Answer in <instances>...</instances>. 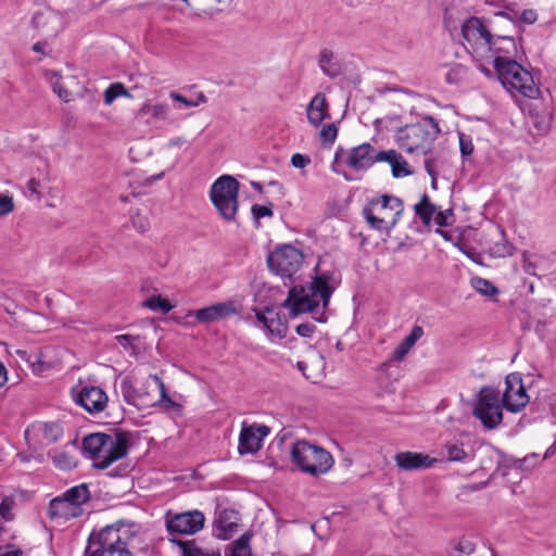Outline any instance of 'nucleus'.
I'll use <instances>...</instances> for the list:
<instances>
[{
    "label": "nucleus",
    "mask_w": 556,
    "mask_h": 556,
    "mask_svg": "<svg viewBox=\"0 0 556 556\" xmlns=\"http://www.w3.org/2000/svg\"><path fill=\"white\" fill-rule=\"evenodd\" d=\"M84 508L70 503L62 495L50 501L47 516L50 520L62 525L71 519L78 518L83 515Z\"/></svg>",
    "instance_id": "a211bd4d"
},
{
    "label": "nucleus",
    "mask_w": 556,
    "mask_h": 556,
    "mask_svg": "<svg viewBox=\"0 0 556 556\" xmlns=\"http://www.w3.org/2000/svg\"><path fill=\"white\" fill-rule=\"evenodd\" d=\"M136 338L132 337L131 334H119V336H116L115 337V340L117 341V343L124 348H128V346H131L132 345V341L135 340Z\"/></svg>",
    "instance_id": "4d7b16f0"
},
{
    "label": "nucleus",
    "mask_w": 556,
    "mask_h": 556,
    "mask_svg": "<svg viewBox=\"0 0 556 556\" xmlns=\"http://www.w3.org/2000/svg\"><path fill=\"white\" fill-rule=\"evenodd\" d=\"M170 109L166 103L151 104L149 101L144 102L138 112L136 113L137 118H143L150 115L153 121H167Z\"/></svg>",
    "instance_id": "bb28decb"
},
{
    "label": "nucleus",
    "mask_w": 556,
    "mask_h": 556,
    "mask_svg": "<svg viewBox=\"0 0 556 556\" xmlns=\"http://www.w3.org/2000/svg\"><path fill=\"white\" fill-rule=\"evenodd\" d=\"M111 446L102 447L99 456L93 457V466L99 469H105L114 462L126 456L128 452V439L124 433H117L111 437Z\"/></svg>",
    "instance_id": "dca6fc26"
},
{
    "label": "nucleus",
    "mask_w": 556,
    "mask_h": 556,
    "mask_svg": "<svg viewBox=\"0 0 556 556\" xmlns=\"http://www.w3.org/2000/svg\"><path fill=\"white\" fill-rule=\"evenodd\" d=\"M414 212L425 226H430L437 213V206L431 203L429 197L425 193L419 202L414 205Z\"/></svg>",
    "instance_id": "c85d7f7f"
},
{
    "label": "nucleus",
    "mask_w": 556,
    "mask_h": 556,
    "mask_svg": "<svg viewBox=\"0 0 556 556\" xmlns=\"http://www.w3.org/2000/svg\"><path fill=\"white\" fill-rule=\"evenodd\" d=\"M177 545L182 556H213V554L205 553L199 548L194 541H177Z\"/></svg>",
    "instance_id": "a19ab883"
},
{
    "label": "nucleus",
    "mask_w": 556,
    "mask_h": 556,
    "mask_svg": "<svg viewBox=\"0 0 556 556\" xmlns=\"http://www.w3.org/2000/svg\"><path fill=\"white\" fill-rule=\"evenodd\" d=\"M496 15L500 16V17H505V13H503V12H501V13H498Z\"/></svg>",
    "instance_id": "338daca9"
},
{
    "label": "nucleus",
    "mask_w": 556,
    "mask_h": 556,
    "mask_svg": "<svg viewBox=\"0 0 556 556\" xmlns=\"http://www.w3.org/2000/svg\"><path fill=\"white\" fill-rule=\"evenodd\" d=\"M296 333L303 338H311L316 331V326L313 323H303L295 328Z\"/></svg>",
    "instance_id": "603ef678"
},
{
    "label": "nucleus",
    "mask_w": 556,
    "mask_h": 556,
    "mask_svg": "<svg viewBox=\"0 0 556 556\" xmlns=\"http://www.w3.org/2000/svg\"><path fill=\"white\" fill-rule=\"evenodd\" d=\"M471 287L482 295L494 296L498 293L497 288L488 279L482 277H473Z\"/></svg>",
    "instance_id": "58836bf2"
},
{
    "label": "nucleus",
    "mask_w": 556,
    "mask_h": 556,
    "mask_svg": "<svg viewBox=\"0 0 556 556\" xmlns=\"http://www.w3.org/2000/svg\"><path fill=\"white\" fill-rule=\"evenodd\" d=\"M205 522L204 514L198 509L184 513L168 511L165 515L166 530L169 541L177 544L178 535H192L203 529Z\"/></svg>",
    "instance_id": "9b49d317"
},
{
    "label": "nucleus",
    "mask_w": 556,
    "mask_h": 556,
    "mask_svg": "<svg viewBox=\"0 0 556 556\" xmlns=\"http://www.w3.org/2000/svg\"><path fill=\"white\" fill-rule=\"evenodd\" d=\"M239 182L230 175L217 178L210 190V198L220 216L233 220L238 211Z\"/></svg>",
    "instance_id": "6e6552de"
},
{
    "label": "nucleus",
    "mask_w": 556,
    "mask_h": 556,
    "mask_svg": "<svg viewBox=\"0 0 556 556\" xmlns=\"http://www.w3.org/2000/svg\"><path fill=\"white\" fill-rule=\"evenodd\" d=\"M236 527L237 526L232 522L226 525L222 519H219L216 525V530L218 531L217 536L223 540L229 539L235 532Z\"/></svg>",
    "instance_id": "49530a36"
},
{
    "label": "nucleus",
    "mask_w": 556,
    "mask_h": 556,
    "mask_svg": "<svg viewBox=\"0 0 556 556\" xmlns=\"http://www.w3.org/2000/svg\"><path fill=\"white\" fill-rule=\"evenodd\" d=\"M317 64L321 73L330 79L344 75L346 64L331 49L324 48L317 56Z\"/></svg>",
    "instance_id": "4be33fe9"
},
{
    "label": "nucleus",
    "mask_w": 556,
    "mask_h": 556,
    "mask_svg": "<svg viewBox=\"0 0 556 556\" xmlns=\"http://www.w3.org/2000/svg\"><path fill=\"white\" fill-rule=\"evenodd\" d=\"M118 97L132 99V96L122 83L111 84L104 91L103 101L105 105H111Z\"/></svg>",
    "instance_id": "f704fd0d"
},
{
    "label": "nucleus",
    "mask_w": 556,
    "mask_h": 556,
    "mask_svg": "<svg viewBox=\"0 0 556 556\" xmlns=\"http://www.w3.org/2000/svg\"><path fill=\"white\" fill-rule=\"evenodd\" d=\"M468 76V70L462 64L451 65L445 73V80L451 85H459L465 81Z\"/></svg>",
    "instance_id": "c9c22d12"
},
{
    "label": "nucleus",
    "mask_w": 556,
    "mask_h": 556,
    "mask_svg": "<svg viewBox=\"0 0 556 556\" xmlns=\"http://www.w3.org/2000/svg\"><path fill=\"white\" fill-rule=\"evenodd\" d=\"M256 323L267 340L273 344H281L288 334L286 317L274 307L265 306L263 309H254Z\"/></svg>",
    "instance_id": "f8f14e48"
},
{
    "label": "nucleus",
    "mask_w": 556,
    "mask_h": 556,
    "mask_svg": "<svg viewBox=\"0 0 556 556\" xmlns=\"http://www.w3.org/2000/svg\"><path fill=\"white\" fill-rule=\"evenodd\" d=\"M269 432L270 429L265 425L243 422L239 434L238 452L241 455L255 454L262 448L263 441Z\"/></svg>",
    "instance_id": "2eb2a0df"
},
{
    "label": "nucleus",
    "mask_w": 556,
    "mask_h": 556,
    "mask_svg": "<svg viewBox=\"0 0 556 556\" xmlns=\"http://www.w3.org/2000/svg\"><path fill=\"white\" fill-rule=\"evenodd\" d=\"M381 151L367 142L346 151H337L331 169L348 181L358 180L374 164L388 160V155Z\"/></svg>",
    "instance_id": "20e7f679"
},
{
    "label": "nucleus",
    "mask_w": 556,
    "mask_h": 556,
    "mask_svg": "<svg viewBox=\"0 0 556 556\" xmlns=\"http://www.w3.org/2000/svg\"><path fill=\"white\" fill-rule=\"evenodd\" d=\"M73 400L90 414L103 412L108 405V395L97 386H83L72 390Z\"/></svg>",
    "instance_id": "4468645a"
},
{
    "label": "nucleus",
    "mask_w": 556,
    "mask_h": 556,
    "mask_svg": "<svg viewBox=\"0 0 556 556\" xmlns=\"http://www.w3.org/2000/svg\"><path fill=\"white\" fill-rule=\"evenodd\" d=\"M503 408L500 391L492 387H483L477 395L473 415L486 429H495L503 420Z\"/></svg>",
    "instance_id": "1a4fd4ad"
},
{
    "label": "nucleus",
    "mask_w": 556,
    "mask_h": 556,
    "mask_svg": "<svg viewBox=\"0 0 556 556\" xmlns=\"http://www.w3.org/2000/svg\"><path fill=\"white\" fill-rule=\"evenodd\" d=\"M121 392L125 402L130 405L143 407L153 404V402L147 400L144 394H142L139 389H136L132 382L127 378L121 382Z\"/></svg>",
    "instance_id": "a878e982"
},
{
    "label": "nucleus",
    "mask_w": 556,
    "mask_h": 556,
    "mask_svg": "<svg viewBox=\"0 0 556 556\" xmlns=\"http://www.w3.org/2000/svg\"><path fill=\"white\" fill-rule=\"evenodd\" d=\"M403 211L401 199L383 194L369 200L363 208V216L371 229L389 233L397 224Z\"/></svg>",
    "instance_id": "423d86ee"
},
{
    "label": "nucleus",
    "mask_w": 556,
    "mask_h": 556,
    "mask_svg": "<svg viewBox=\"0 0 556 556\" xmlns=\"http://www.w3.org/2000/svg\"><path fill=\"white\" fill-rule=\"evenodd\" d=\"M111 437L105 433H91L83 440V450L89 458L93 459L94 456H99L101 448L104 446H111Z\"/></svg>",
    "instance_id": "393cba45"
},
{
    "label": "nucleus",
    "mask_w": 556,
    "mask_h": 556,
    "mask_svg": "<svg viewBox=\"0 0 556 556\" xmlns=\"http://www.w3.org/2000/svg\"><path fill=\"white\" fill-rule=\"evenodd\" d=\"M139 525L117 521L89 535L86 556H132L131 548L139 535Z\"/></svg>",
    "instance_id": "7ed1b4c3"
},
{
    "label": "nucleus",
    "mask_w": 556,
    "mask_h": 556,
    "mask_svg": "<svg viewBox=\"0 0 556 556\" xmlns=\"http://www.w3.org/2000/svg\"><path fill=\"white\" fill-rule=\"evenodd\" d=\"M131 223L132 226L141 233L148 231L150 228V223L147 216L140 215L139 213L131 215Z\"/></svg>",
    "instance_id": "de8ad7c7"
},
{
    "label": "nucleus",
    "mask_w": 556,
    "mask_h": 556,
    "mask_svg": "<svg viewBox=\"0 0 556 556\" xmlns=\"http://www.w3.org/2000/svg\"><path fill=\"white\" fill-rule=\"evenodd\" d=\"M381 153L388 155V160H382V162H387L391 165L392 175L395 178L410 174V170L407 169V162L395 150L381 151Z\"/></svg>",
    "instance_id": "c756f323"
},
{
    "label": "nucleus",
    "mask_w": 556,
    "mask_h": 556,
    "mask_svg": "<svg viewBox=\"0 0 556 556\" xmlns=\"http://www.w3.org/2000/svg\"><path fill=\"white\" fill-rule=\"evenodd\" d=\"M15 506L14 498L5 496L0 503V516L5 521H11L14 518L13 508Z\"/></svg>",
    "instance_id": "79ce46f5"
},
{
    "label": "nucleus",
    "mask_w": 556,
    "mask_h": 556,
    "mask_svg": "<svg viewBox=\"0 0 556 556\" xmlns=\"http://www.w3.org/2000/svg\"><path fill=\"white\" fill-rule=\"evenodd\" d=\"M0 556H22V552L20 549L3 551L0 552Z\"/></svg>",
    "instance_id": "680f3d73"
},
{
    "label": "nucleus",
    "mask_w": 556,
    "mask_h": 556,
    "mask_svg": "<svg viewBox=\"0 0 556 556\" xmlns=\"http://www.w3.org/2000/svg\"><path fill=\"white\" fill-rule=\"evenodd\" d=\"M439 132V125L434 118L426 116L415 124L400 128L396 132V142L406 153L426 155L432 150Z\"/></svg>",
    "instance_id": "39448f33"
},
{
    "label": "nucleus",
    "mask_w": 556,
    "mask_h": 556,
    "mask_svg": "<svg viewBox=\"0 0 556 556\" xmlns=\"http://www.w3.org/2000/svg\"><path fill=\"white\" fill-rule=\"evenodd\" d=\"M169 98L186 108H195L203 103H206L207 101V98L202 92L198 93L193 98H187L176 91H172L169 92Z\"/></svg>",
    "instance_id": "4c0bfd02"
},
{
    "label": "nucleus",
    "mask_w": 556,
    "mask_h": 556,
    "mask_svg": "<svg viewBox=\"0 0 556 556\" xmlns=\"http://www.w3.org/2000/svg\"><path fill=\"white\" fill-rule=\"evenodd\" d=\"M336 286L333 273L318 271L309 283L291 288L281 306L289 311L291 317L307 312L317 314L319 308H323V313L314 319L324 323L326 321L324 309L329 305Z\"/></svg>",
    "instance_id": "f03ea898"
},
{
    "label": "nucleus",
    "mask_w": 556,
    "mask_h": 556,
    "mask_svg": "<svg viewBox=\"0 0 556 556\" xmlns=\"http://www.w3.org/2000/svg\"><path fill=\"white\" fill-rule=\"evenodd\" d=\"M250 538L251 536L247 533L242 534L231 544V547L226 552L225 556H252Z\"/></svg>",
    "instance_id": "72a5a7b5"
},
{
    "label": "nucleus",
    "mask_w": 556,
    "mask_h": 556,
    "mask_svg": "<svg viewBox=\"0 0 556 556\" xmlns=\"http://www.w3.org/2000/svg\"><path fill=\"white\" fill-rule=\"evenodd\" d=\"M305 366H306V365H305V363H303V362H299V363H298V367H299V369H300V370H302V371L304 370Z\"/></svg>",
    "instance_id": "69168bd1"
},
{
    "label": "nucleus",
    "mask_w": 556,
    "mask_h": 556,
    "mask_svg": "<svg viewBox=\"0 0 556 556\" xmlns=\"http://www.w3.org/2000/svg\"><path fill=\"white\" fill-rule=\"evenodd\" d=\"M251 212L255 220L273 216L271 207L266 205L254 204L251 208Z\"/></svg>",
    "instance_id": "09e8293b"
},
{
    "label": "nucleus",
    "mask_w": 556,
    "mask_h": 556,
    "mask_svg": "<svg viewBox=\"0 0 556 556\" xmlns=\"http://www.w3.org/2000/svg\"><path fill=\"white\" fill-rule=\"evenodd\" d=\"M455 549L459 553V554H464V555H471L475 551H476V545L473 542L467 540V539H462L456 545H455Z\"/></svg>",
    "instance_id": "3c124183"
},
{
    "label": "nucleus",
    "mask_w": 556,
    "mask_h": 556,
    "mask_svg": "<svg viewBox=\"0 0 556 556\" xmlns=\"http://www.w3.org/2000/svg\"><path fill=\"white\" fill-rule=\"evenodd\" d=\"M48 456L51 458L53 465L61 470H70L76 467V458L64 450H52Z\"/></svg>",
    "instance_id": "2f4dec72"
},
{
    "label": "nucleus",
    "mask_w": 556,
    "mask_h": 556,
    "mask_svg": "<svg viewBox=\"0 0 556 556\" xmlns=\"http://www.w3.org/2000/svg\"><path fill=\"white\" fill-rule=\"evenodd\" d=\"M337 127L333 124L325 125L320 130V137L325 142H333L337 138Z\"/></svg>",
    "instance_id": "8fccbe9b"
},
{
    "label": "nucleus",
    "mask_w": 556,
    "mask_h": 556,
    "mask_svg": "<svg viewBox=\"0 0 556 556\" xmlns=\"http://www.w3.org/2000/svg\"><path fill=\"white\" fill-rule=\"evenodd\" d=\"M424 329L420 326H414L410 332L397 344L394 350V357L401 361L422 337Z\"/></svg>",
    "instance_id": "cd10ccee"
},
{
    "label": "nucleus",
    "mask_w": 556,
    "mask_h": 556,
    "mask_svg": "<svg viewBox=\"0 0 556 556\" xmlns=\"http://www.w3.org/2000/svg\"><path fill=\"white\" fill-rule=\"evenodd\" d=\"M146 399L153 402L151 406L162 405L165 408L176 407L177 404L167 395L165 384L157 375H150L139 389Z\"/></svg>",
    "instance_id": "f3484780"
},
{
    "label": "nucleus",
    "mask_w": 556,
    "mask_h": 556,
    "mask_svg": "<svg viewBox=\"0 0 556 556\" xmlns=\"http://www.w3.org/2000/svg\"><path fill=\"white\" fill-rule=\"evenodd\" d=\"M141 291L142 292H149L150 291V287H149V282L148 281H144L141 286Z\"/></svg>",
    "instance_id": "e2e57ef3"
},
{
    "label": "nucleus",
    "mask_w": 556,
    "mask_h": 556,
    "mask_svg": "<svg viewBox=\"0 0 556 556\" xmlns=\"http://www.w3.org/2000/svg\"><path fill=\"white\" fill-rule=\"evenodd\" d=\"M238 313L237 307L230 301L219 302L193 312V316L201 324L214 323Z\"/></svg>",
    "instance_id": "412c9836"
},
{
    "label": "nucleus",
    "mask_w": 556,
    "mask_h": 556,
    "mask_svg": "<svg viewBox=\"0 0 556 556\" xmlns=\"http://www.w3.org/2000/svg\"><path fill=\"white\" fill-rule=\"evenodd\" d=\"M292 463L304 473L318 477L327 473L334 464L332 455L324 447L305 440L296 441L291 448Z\"/></svg>",
    "instance_id": "0eeeda50"
},
{
    "label": "nucleus",
    "mask_w": 556,
    "mask_h": 556,
    "mask_svg": "<svg viewBox=\"0 0 556 556\" xmlns=\"http://www.w3.org/2000/svg\"><path fill=\"white\" fill-rule=\"evenodd\" d=\"M458 141L462 156H470L473 152V143L471 137L464 132H458Z\"/></svg>",
    "instance_id": "37998d69"
},
{
    "label": "nucleus",
    "mask_w": 556,
    "mask_h": 556,
    "mask_svg": "<svg viewBox=\"0 0 556 556\" xmlns=\"http://www.w3.org/2000/svg\"><path fill=\"white\" fill-rule=\"evenodd\" d=\"M218 4L227 5L230 4L233 0H215Z\"/></svg>",
    "instance_id": "0e129e2a"
},
{
    "label": "nucleus",
    "mask_w": 556,
    "mask_h": 556,
    "mask_svg": "<svg viewBox=\"0 0 556 556\" xmlns=\"http://www.w3.org/2000/svg\"><path fill=\"white\" fill-rule=\"evenodd\" d=\"M494 254L497 256H505L511 254V247L504 243V244H496Z\"/></svg>",
    "instance_id": "13d9d810"
},
{
    "label": "nucleus",
    "mask_w": 556,
    "mask_h": 556,
    "mask_svg": "<svg viewBox=\"0 0 556 556\" xmlns=\"http://www.w3.org/2000/svg\"><path fill=\"white\" fill-rule=\"evenodd\" d=\"M46 77L58 97L64 102H68L71 100V92L63 88L61 84V76L56 72L48 71L46 73Z\"/></svg>",
    "instance_id": "e433bc0d"
},
{
    "label": "nucleus",
    "mask_w": 556,
    "mask_h": 556,
    "mask_svg": "<svg viewBox=\"0 0 556 556\" xmlns=\"http://www.w3.org/2000/svg\"><path fill=\"white\" fill-rule=\"evenodd\" d=\"M8 382V370L2 362H0V389Z\"/></svg>",
    "instance_id": "bf43d9fd"
},
{
    "label": "nucleus",
    "mask_w": 556,
    "mask_h": 556,
    "mask_svg": "<svg viewBox=\"0 0 556 556\" xmlns=\"http://www.w3.org/2000/svg\"><path fill=\"white\" fill-rule=\"evenodd\" d=\"M304 255L301 250L291 244L276 247L267 256V265L275 275L291 278L303 264Z\"/></svg>",
    "instance_id": "9d476101"
},
{
    "label": "nucleus",
    "mask_w": 556,
    "mask_h": 556,
    "mask_svg": "<svg viewBox=\"0 0 556 556\" xmlns=\"http://www.w3.org/2000/svg\"><path fill=\"white\" fill-rule=\"evenodd\" d=\"M40 182L35 178H30L27 181L26 189L29 195H35L36 198H40L39 191Z\"/></svg>",
    "instance_id": "5fc2aeb1"
},
{
    "label": "nucleus",
    "mask_w": 556,
    "mask_h": 556,
    "mask_svg": "<svg viewBox=\"0 0 556 556\" xmlns=\"http://www.w3.org/2000/svg\"><path fill=\"white\" fill-rule=\"evenodd\" d=\"M433 222L439 227H446L452 225L453 223V211L452 210H445V211H438L434 214Z\"/></svg>",
    "instance_id": "a18cd8bd"
},
{
    "label": "nucleus",
    "mask_w": 556,
    "mask_h": 556,
    "mask_svg": "<svg viewBox=\"0 0 556 556\" xmlns=\"http://www.w3.org/2000/svg\"><path fill=\"white\" fill-rule=\"evenodd\" d=\"M31 23L36 29L41 30L42 35L47 37H55L63 28L62 16L51 9L36 12Z\"/></svg>",
    "instance_id": "aec40b11"
},
{
    "label": "nucleus",
    "mask_w": 556,
    "mask_h": 556,
    "mask_svg": "<svg viewBox=\"0 0 556 556\" xmlns=\"http://www.w3.org/2000/svg\"><path fill=\"white\" fill-rule=\"evenodd\" d=\"M308 122L313 126H319L324 119L329 117L328 103L324 93H316L306 109Z\"/></svg>",
    "instance_id": "b1692460"
},
{
    "label": "nucleus",
    "mask_w": 556,
    "mask_h": 556,
    "mask_svg": "<svg viewBox=\"0 0 556 556\" xmlns=\"http://www.w3.org/2000/svg\"><path fill=\"white\" fill-rule=\"evenodd\" d=\"M536 127H538L539 129H541V130H544V129H545V127H541V126H539V125H536Z\"/></svg>",
    "instance_id": "774afa93"
},
{
    "label": "nucleus",
    "mask_w": 556,
    "mask_h": 556,
    "mask_svg": "<svg viewBox=\"0 0 556 556\" xmlns=\"http://www.w3.org/2000/svg\"><path fill=\"white\" fill-rule=\"evenodd\" d=\"M447 459L451 462H466L469 454L465 452L463 444L447 443L445 445Z\"/></svg>",
    "instance_id": "ea45409f"
},
{
    "label": "nucleus",
    "mask_w": 556,
    "mask_h": 556,
    "mask_svg": "<svg viewBox=\"0 0 556 556\" xmlns=\"http://www.w3.org/2000/svg\"><path fill=\"white\" fill-rule=\"evenodd\" d=\"M437 458L416 452H401L395 455V463L403 470H417L430 468L437 463Z\"/></svg>",
    "instance_id": "5701e85b"
},
{
    "label": "nucleus",
    "mask_w": 556,
    "mask_h": 556,
    "mask_svg": "<svg viewBox=\"0 0 556 556\" xmlns=\"http://www.w3.org/2000/svg\"><path fill=\"white\" fill-rule=\"evenodd\" d=\"M311 163V160L308 156L306 155H303V154H300V153H295L292 155L291 157V164L295 167V168H304L305 166H307L308 164Z\"/></svg>",
    "instance_id": "864d4df0"
},
{
    "label": "nucleus",
    "mask_w": 556,
    "mask_h": 556,
    "mask_svg": "<svg viewBox=\"0 0 556 556\" xmlns=\"http://www.w3.org/2000/svg\"><path fill=\"white\" fill-rule=\"evenodd\" d=\"M464 47L471 54L477 67L485 76H492L493 65L503 87L511 94L519 93L529 99L540 96V88L532 74L516 59L519 50L513 36L495 33L478 17H470L463 24Z\"/></svg>",
    "instance_id": "f257e3e1"
},
{
    "label": "nucleus",
    "mask_w": 556,
    "mask_h": 556,
    "mask_svg": "<svg viewBox=\"0 0 556 556\" xmlns=\"http://www.w3.org/2000/svg\"><path fill=\"white\" fill-rule=\"evenodd\" d=\"M520 20H521V22L530 25V24H533L536 22L538 14L534 10H531V9L523 10V12L521 13Z\"/></svg>",
    "instance_id": "6e6d98bb"
},
{
    "label": "nucleus",
    "mask_w": 556,
    "mask_h": 556,
    "mask_svg": "<svg viewBox=\"0 0 556 556\" xmlns=\"http://www.w3.org/2000/svg\"><path fill=\"white\" fill-rule=\"evenodd\" d=\"M14 211V201L9 193H0V217L7 216Z\"/></svg>",
    "instance_id": "c03bdc74"
},
{
    "label": "nucleus",
    "mask_w": 556,
    "mask_h": 556,
    "mask_svg": "<svg viewBox=\"0 0 556 556\" xmlns=\"http://www.w3.org/2000/svg\"><path fill=\"white\" fill-rule=\"evenodd\" d=\"M70 503L83 507L90 498V491L86 483H81L67 489L63 494Z\"/></svg>",
    "instance_id": "7c9ffc66"
},
{
    "label": "nucleus",
    "mask_w": 556,
    "mask_h": 556,
    "mask_svg": "<svg viewBox=\"0 0 556 556\" xmlns=\"http://www.w3.org/2000/svg\"><path fill=\"white\" fill-rule=\"evenodd\" d=\"M501 399L504 408L510 413H519L527 406L530 396L519 374L513 372L507 375L505 390Z\"/></svg>",
    "instance_id": "ddd939ff"
},
{
    "label": "nucleus",
    "mask_w": 556,
    "mask_h": 556,
    "mask_svg": "<svg viewBox=\"0 0 556 556\" xmlns=\"http://www.w3.org/2000/svg\"><path fill=\"white\" fill-rule=\"evenodd\" d=\"M46 47H47V42H36L33 45L31 49L33 51L37 52V53H41V54H46Z\"/></svg>",
    "instance_id": "052dcab7"
},
{
    "label": "nucleus",
    "mask_w": 556,
    "mask_h": 556,
    "mask_svg": "<svg viewBox=\"0 0 556 556\" xmlns=\"http://www.w3.org/2000/svg\"><path fill=\"white\" fill-rule=\"evenodd\" d=\"M142 306L152 312H161L163 314L169 313L175 307V305L170 304L167 299L160 294H153L146 299L142 302Z\"/></svg>",
    "instance_id": "473e14b6"
},
{
    "label": "nucleus",
    "mask_w": 556,
    "mask_h": 556,
    "mask_svg": "<svg viewBox=\"0 0 556 556\" xmlns=\"http://www.w3.org/2000/svg\"><path fill=\"white\" fill-rule=\"evenodd\" d=\"M63 427L60 422H35L26 430V438L33 437L42 445L58 442L63 437Z\"/></svg>",
    "instance_id": "6ab92c4d"
}]
</instances>
